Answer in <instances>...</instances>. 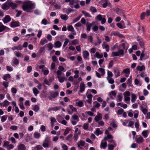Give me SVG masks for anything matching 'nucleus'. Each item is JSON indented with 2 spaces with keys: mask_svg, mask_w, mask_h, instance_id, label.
I'll use <instances>...</instances> for the list:
<instances>
[{
  "mask_svg": "<svg viewBox=\"0 0 150 150\" xmlns=\"http://www.w3.org/2000/svg\"><path fill=\"white\" fill-rule=\"evenodd\" d=\"M13 63L15 65H17L19 64V61L17 58H14L13 59Z\"/></svg>",
  "mask_w": 150,
  "mask_h": 150,
  "instance_id": "42",
  "label": "nucleus"
},
{
  "mask_svg": "<svg viewBox=\"0 0 150 150\" xmlns=\"http://www.w3.org/2000/svg\"><path fill=\"white\" fill-rule=\"evenodd\" d=\"M76 104L80 107H81L83 106V103L80 100L76 103Z\"/></svg>",
  "mask_w": 150,
  "mask_h": 150,
  "instance_id": "45",
  "label": "nucleus"
},
{
  "mask_svg": "<svg viewBox=\"0 0 150 150\" xmlns=\"http://www.w3.org/2000/svg\"><path fill=\"white\" fill-rule=\"evenodd\" d=\"M44 142L50 145L51 144V142L50 137L48 136H47L44 141Z\"/></svg>",
  "mask_w": 150,
  "mask_h": 150,
  "instance_id": "15",
  "label": "nucleus"
},
{
  "mask_svg": "<svg viewBox=\"0 0 150 150\" xmlns=\"http://www.w3.org/2000/svg\"><path fill=\"white\" fill-rule=\"evenodd\" d=\"M137 70L139 71H142L145 70V67L144 65L142 66H138L137 67Z\"/></svg>",
  "mask_w": 150,
  "mask_h": 150,
  "instance_id": "26",
  "label": "nucleus"
},
{
  "mask_svg": "<svg viewBox=\"0 0 150 150\" xmlns=\"http://www.w3.org/2000/svg\"><path fill=\"white\" fill-rule=\"evenodd\" d=\"M137 96L134 93L131 94V102L132 103H134L136 100Z\"/></svg>",
  "mask_w": 150,
  "mask_h": 150,
  "instance_id": "22",
  "label": "nucleus"
},
{
  "mask_svg": "<svg viewBox=\"0 0 150 150\" xmlns=\"http://www.w3.org/2000/svg\"><path fill=\"white\" fill-rule=\"evenodd\" d=\"M124 51L122 50H120L117 52H113L112 53V56H123L124 55Z\"/></svg>",
  "mask_w": 150,
  "mask_h": 150,
  "instance_id": "3",
  "label": "nucleus"
},
{
  "mask_svg": "<svg viewBox=\"0 0 150 150\" xmlns=\"http://www.w3.org/2000/svg\"><path fill=\"white\" fill-rule=\"evenodd\" d=\"M65 40V42H64V43L63 45V46L64 47H66L67 46L68 42H69V40L68 39H67V38H66Z\"/></svg>",
  "mask_w": 150,
  "mask_h": 150,
  "instance_id": "59",
  "label": "nucleus"
},
{
  "mask_svg": "<svg viewBox=\"0 0 150 150\" xmlns=\"http://www.w3.org/2000/svg\"><path fill=\"white\" fill-rule=\"evenodd\" d=\"M102 118V115L99 112H97V115L95 116L94 118V120L96 122H98L100 120H101Z\"/></svg>",
  "mask_w": 150,
  "mask_h": 150,
  "instance_id": "4",
  "label": "nucleus"
},
{
  "mask_svg": "<svg viewBox=\"0 0 150 150\" xmlns=\"http://www.w3.org/2000/svg\"><path fill=\"white\" fill-rule=\"evenodd\" d=\"M55 45L57 47H59L61 46V43L59 41H57L55 42Z\"/></svg>",
  "mask_w": 150,
  "mask_h": 150,
  "instance_id": "43",
  "label": "nucleus"
},
{
  "mask_svg": "<svg viewBox=\"0 0 150 150\" xmlns=\"http://www.w3.org/2000/svg\"><path fill=\"white\" fill-rule=\"evenodd\" d=\"M9 104L10 103L7 100H5L4 102L2 105L3 107H5L8 106Z\"/></svg>",
  "mask_w": 150,
  "mask_h": 150,
  "instance_id": "40",
  "label": "nucleus"
},
{
  "mask_svg": "<svg viewBox=\"0 0 150 150\" xmlns=\"http://www.w3.org/2000/svg\"><path fill=\"white\" fill-rule=\"evenodd\" d=\"M63 150H68V146L64 144H61Z\"/></svg>",
  "mask_w": 150,
  "mask_h": 150,
  "instance_id": "51",
  "label": "nucleus"
},
{
  "mask_svg": "<svg viewBox=\"0 0 150 150\" xmlns=\"http://www.w3.org/2000/svg\"><path fill=\"white\" fill-rule=\"evenodd\" d=\"M93 23H87L86 24L87 28V31L88 32L90 31L91 30V26L92 25Z\"/></svg>",
  "mask_w": 150,
  "mask_h": 150,
  "instance_id": "24",
  "label": "nucleus"
},
{
  "mask_svg": "<svg viewBox=\"0 0 150 150\" xmlns=\"http://www.w3.org/2000/svg\"><path fill=\"white\" fill-rule=\"evenodd\" d=\"M57 78L59 81L61 83L63 82L65 79V77L64 76H57Z\"/></svg>",
  "mask_w": 150,
  "mask_h": 150,
  "instance_id": "31",
  "label": "nucleus"
},
{
  "mask_svg": "<svg viewBox=\"0 0 150 150\" xmlns=\"http://www.w3.org/2000/svg\"><path fill=\"white\" fill-rule=\"evenodd\" d=\"M33 91L34 95L36 96H37L38 94L40 93V91L35 87H34L33 88Z\"/></svg>",
  "mask_w": 150,
  "mask_h": 150,
  "instance_id": "16",
  "label": "nucleus"
},
{
  "mask_svg": "<svg viewBox=\"0 0 150 150\" xmlns=\"http://www.w3.org/2000/svg\"><path fill=\"white\" fill-rule=\"evenodd\" d=\"M47 42V40L45 39H42L40 41V43L41 45H43L45 43Z\"/></svg>",
  "mask_w": 150,
  "mask_h": 150,
  "instance_id": "58",
  "label": "nucleus"
},
{
  "mask_svg": "<svg viewBox=\"0 0 150 150\" xmlns=\"http://www.w3.org/2000/svg\"><path fill=\"white\" fill-rule=\"evenodd\" d=\"M85 142L82 140H80L79 142L76 143L78 147L80 149H81L82 147L81 146H84L85 144Z\"/></svg>",
  "mask_w": 150,
  "mask_h": 150,
  "instance_id": "10",
  "label": "nucleus"
},
{
  "mask_svg": "<svg viewBox=\"0 0 150 150\" xmlns=\"http://www.w3.org/2000/svg\"><path fill=\"white\" fill-rule=\"evenodd\" d=\"M116 95V93L115 91H112L108 93V95L110 97H112V95L113 96H115Z\"/></svg>",
  "mask_w": 150,
  "mask_h": 150,
  "instance_id": "41",
  "label": "nucleus"
},
{
  "mask_svg": "<svg viewBox=\"0 0 150 150\" xmlns=\"http://www.w3.org/2000/svg\"><path fill=\"white\" fill-rule=\"evenodd\" d=\"M20 23L18 21H14L11 23L10 26L12 27H17L19 25Z\"/></svg>",
  "mask_w": 150,
  "mask_h": 150,
  "instance_id": "9",
  "label": "nucleus"
},
{
  "mask_svg": "<svg viewBox=\"0 0 150 150\" xmlns=\"http://www.w3.org/2000/svg\"><path fill=\"white\" fill-rule=\"evenodd\" d=\"M25 147L24 144H20L18 146V150H25Z\"/></svg>",
  "mask_w": 150,
  "mask_h": 150,
  "instance_id": "18",
  "label": "nucleus"
},
{
  "mask_svg": "<svg viewBox=\"0 0 150 150\" xmlns=\"http://www.w3.org/2000/svg\"><path fill=\"white\" fill-rule=\"evenodd\" d=\"M112 35H113L117 36L120 38H122L123 35L118 32H113L112 33Z\"/></svg>",
  "mask_w": 150,
  "mask_h": 150,
  "instance_id": "17",
  "label": "nucleus"
},
{
  "mask_svg": "<svg viewBox=\"0 0 150 150\" xmlns=\"http://www.w3.org/2000/svg\"><path fill=\"white\" fill-rule=\"evenodd\" d=\"M67 29L69 31H71L72 32H74V28L72 25L69 26L67 27Z\"/></svg>",
  "mask_w": 150,
  "mask_h": 150,
  "instance_id": "37",
  "label": "nucleus"
},
{
  "mask_svg": "<svg viewBox=\"0 0 150 150\" xmlns=\"http://www.w3.org/2000/svg\"><path fill=\"white\" fill-rule=\"evenodd\" d=\"M98 70L101 72L102 76H103L105 74V69H104L100 68Z\"/></svg>",
  "mask_w": 150,
  "mask_h": 150,
  "instance_id": "54",
  "label": "nucleus"
},
{
  "mask_svg": "<svg viewBox=\"0 0 150 150\" xmlns=\"http://www.w3.org/2000/svg\"><path fill=\"white\" fill-rule=\"evenodd\" d=\"M85 89V86L83 82H82L81 83L80 86L79 91L80 92H82Z\"/></svg>",
  "mask_w": 150,
  "mask_h": 150,
  "instance_id": "13",
  "label": "nucleus"
},
{
  "mask_svg": "<svg viewBox=\"0 0 150 150\" xmlns=\"http://www.w3.org/2000/svg\"><path fill=\"white\" fill-rule=\"evenodd\" d=\"M2 84L3 86L6 88H7L8 86V82L7 81H3Z\"/></svg>",
  "mask_w": 150,
  "mask_h": 150,
  "instance_id": "49",
  "label": "nucleus"
},
{
  "mask_svg": "<svg viewBox=\"0 0 150 150\" xmlns=\"http://www.w3.org/2000/svg\"><path fill=\"white\" fill-rule=\"evenodd\" d=\"M149 56L148 55L145 56V54H144V52H142L140 55V60L141 61L143 59H146L148 58Z\"/></svg>",
  "mask_w": 150,
  "mask_h": 150,
  "instance_id": "14",
  "label": "nucleus"
},
{
  "mask_svg": "<svg viewBox=\"0 0 150 150\" xmlns=\"http://www.w3.org/2000/svg\"><path fill=\"white\" fill-rule=\"evenodd\" d=\"M9 6H11L12 9H14L17 6V5L15 3L11 2L9 4Z\"/></svg>",
  "mask_w": 150,
  "mask_h": 150,
  "instance_id": "29",
  "label": "nucleus"
},
{
  "mask_svg": "<svg viewBox=\"0 0 150 150\" xmlns=\"http://www.w3.org/2000/svg\"><path fill=\"white\" fill-rule=\"evenodd\" d=\"M4 23L9 22L11 20V18L9 15L6 16L2 19Z\"/></svg>",
  "mask_w": 150,
  "mask_h": 150,
  "instance_id": "7",
  "label": "nucleus"
},
{
  "mask_svg": "<svg viewBox=\"0 0 150 150\" xmlns=\"http://www.w3.org/2000/svg\"><path fill=\"white\" fill-rule=\"evenodd\" d=\"M83 57L86 60H89V53L87 51H84L83 52Z\"/></svg>",
  "mask_w": 150,
  "mask_h": 150,
  "instance_id": "5",
  "label": "nucleus"
},
{
  "mask_svg": "<svg viewBox=\"0 0 150 150\" xmlns=\"http://www.w3.org/2000/svg\"><path fill=\"white\" fill-rule=\"evenodd\" d=\"M109 2L108 0H105V2L103 3L102 5L103 7L104 8H106L108 6V4H109Z\"/></svg>",
  "mask_w": 150,
  "mask_h": 150,
  "instance_id": "38",
  "label": "nucleus"
},
{
  "mask_svg": "<svg viewBox=\"0 0 150 150\" xmlns=\"http://www.w3.org/2000/svg\"><path fill=\"white\" fill-rule=\"evenodd\" d=\"M7 117V116L6 115H5L2 116L1 118V121L2 122H4L6 120Z\"/></svg>",
  "mask_w": 150,
  "mask_h": 150,
  "instance_id": "52",
  "label": "nucleus"
},
{
  "mask_svg": "<svg viewBox=\"0 0 150 150\" xmlns=\"http://www.w3.org/2000/svg\"><path fill=\"white\" fill-rule=\"evenodd\" d=\"M60 17L61 18L64 20V21H66L67 20L68 18V16L66 14H62L60 16Z\"/></svg>",
  "mask_w": 150,
  "mask_h": 150,
  "instance_id": "33",
  "label": "nucleus"
},
{
  "mask_svg": "<svg viewBox=\"0 0 150 150\" xmlns=\"http://www.w3.org/2000/svg\"><path fill=\"white\" fill-rule=\"evenodd\" d=\"M74 11L72 10V9L69 8H68L66 10V12L67 14H69V13L70 12H73Z\"/></svg>",
  "mask_w": 150,
  "mask_h": 150,
  "instance_id": "62",
  "label": "nucleus"
},
{
  "mask_svg": "<svg viewBox=\"0 0 150 150\" xmlns=\"http://www.w3.org/2000/svg\"><path fill=\"white\" fill-rule=\"evenodd\" d=\"M137 40L139 42L141 47L142 48H144V44L142 38L138 36L137 38Z\"/></svg>",
  "mask_w": 150,
  "mask_h": 150,
  "instance_id": "6",
  "label": "nucleus"
},
{
  "mask_svg": "<svg viewBox=\"0 0 150 150\" xmlns=\"http://www.w3.org/2000/svg\"><path fill=\"white\" fill-rule=\"evenodd\" d=\"M88 124L86 123H85L83 125V128L85 130H87L88 128Z\"/></svg>",
  "mask_w": 150,
  "mask_h": 150,
  "instance_id": "56",
  "label": "nucleus"
},
{
  "mask_svg": "<svg viewBox=\"0 0 150 150\" xmlns=\"http://www.w3.org/2000/svg\"><path fill=\"white\" fill-rule=\"evenodd\" d=\"M107 146V143L106 142H102L100 145V147L101 148H103V149H106Z\"/></svg>",
  "mask_w": 150,
  "mask_h": 150,
  "instance_id": "21",
  "label": "nucleus"
},
{
  "mask_svg": "<svg viewBox=\"0 0 150 150\" xmlns=\"http://www.w3.org/2000/svg\"><path fill=\"white\" fill-rule=\"evenodd\" d=\"M72 135L71 134H69L66 138V140L69 142H71L72 139Z\"/></svg>",
  "mask_w": 150,
  "mask_h": 150,
  "instance_id": "27",
  "label": "nucleus"
},
{
  "mask_svg": "<svg viewBox=\"0 0 150 150\" xmlns=\"http://www.w3.org/2000/svg\"><path fill=\"white\" fill-rule=\"evenodd\" d=\"M123 72L126 74H129L130 72V69L128 68H126L123 70Z\"/></svg>",
  "mask_w": 150,
  "mask_h": 150,
  "instance_id": "39",
  "label": "nucleus"
},
{
  "mask_svg": "<svg viewBox=\"0 0 150 150\" xmlns=\"http://www.w3.org/2000/svg\"><path fill=\"white\" fill-rule=\"evenodd\" d=\"M6 28V27L4 25H0V33L4 31Z\"/></svg>",
  "mask_w": 150,
  "mask_h": 150,
  "instance_id": "44",
  "label": "nucleus"
},
{
  "mask_svg": "<svg viewBox=\"0 0 150 150\" xmlns=\"http://www.w3.org/2000/svg\"><path fill=\"white\" fill-rule=\"evenodd\" d=\"M41 23L44 25H46L48 23L46 19H44L42 20Z\"/></svg>",
  "mask_w": 150,
  "mask_h": 150,
  "instance_id": "64",
  "label": "nucleus"
},
{
  "mask_svg": "<svg viewBox=\"0 0 150 150\" xmlns=\"http://www.w3.org/2000/svg\"><path fill=\"white\" fill-rule=\"evenodd\" d=\"M22 49V47L21 45H19L18 46H13L12 48V49L13 50H21Z\"/></svg>",
  "mask_w": 150,
  "mask_h": 150,
  "instance_id": "19",
  "label": "nucleus"
},
{
  "mask_svg": "<svg viewBox=\"0 0 150 150\" xmlns=\"http://www.w3.org/2000/svg\"><path fill=\"white\" fill-rule=\"evenodd\" d=\"M96 19L98 20L99 21H101L102 19V16L100 15H97L96 17Z\"/></svg>",
  "mask_w": 150,
  "mask_h": 150,
  "instance_id": "60",
  "label": "nucleus"
},
{
  "mask_svg": "<svg viewBox=\"0 0 150 150\" xmlns=\"http://www.w3.org/2000/svg\"><path fill=\"white\" fill-rule=\"evenodd\" d=\"M40 133L37 132H35L34 134V137L36 139L39 138L40 137Z\"/></svg>",
  "mask_w": 150,
  "mask_h": 150,
  "instance_id": "46",
  "label": "nucleus"
},
{
  "mask_svg": "<svg viewBox=\"0 0 150 150\" xmlns=\"http://www.w3.org/2000/svg\"><path fill=\"white\" fill-rule=\"evenodd\" d=\"M75 3V0H71L69 4L71 8H73V5Z\"/></svg>",
  "mask_w": 150,
  "mask_h": 150,
  "instance_id": "63",
  "label": "nucleus"
},
{
  "mask_svg": "<svg viewBox=\"0 0 150 150\" xmlns=\"http://www.w3.org/2000/svg\"><path fill=\"white\" fill-rule=\"evenodd\" d=\"M11 77L10 75L9 74H6L4 75L3 76V79L6 81H8V79H10Z\"/></svg>",
  "mask_w": 150,
  "mask_h": 150,
  "instance_id": "23",
  "label": "nucleus"
},
{
  "mask_svg": "<svg viewBox=\"0 0 150 150\" xmlns=\"http://www.w3.org/2000/svg\"><path fill=\"white\" fill-rule=\"evenodd\" d=\"M143 138L140 135L136 139V141L138 144L142 143L144 142Z\"/></svg>",
  "mask_w": 150,
  "mask_h": 150,
  "instance_id": "11",
  "label": "nucleus"
},
{
  "mask_svg": "<svg viewBox=\"0 0 150 150\" xmlns=\"http://www.w3.org/2000/svg\"><path fill=\"white\" fill-rule=\"evenodd\" d=\"M95 56L99 59L103 57V54L102 53L100 54L98 52H96L95 54Z\"/></svg>",
  "mask_w": 150,
  "mask_h": 150,
  "instance_id": "28",
  "label": "nucleus"
},
{
  "mask_svg": "<svg viewBox=\"0 0 150 150\" xmlns=\"http://www.w3.org/2000/svg\"><path fill=\"white\" fill-rule=\"evenodd\" d=\"M124 96V100L128 103V102L130 101V92L129 91H126L123 93Z\"/></svg>",
  "mask_w": 150,
  "mask_h": 150,
  "instance_id": "2",
  "label": "nucleus"
},
{
  "mask_svg": "<svg viewBox=\"0 0 150 150\" xmlns=\"http://www.w3.org/2000/svg\"><path fill=\"white\" fill-rule=\"evenodd\" d=\"M59 93L57 92H50V94L52 98H54L57 96L58 95Z\"/></svg>",
  "mask_w": 150,
  "mask_h": 150,
  "instance_id": "20",
  "label": "nucleus"
},
{
  "mask_svg": "<svg viewBox=\"0 0 150 150\" xmlns=\"http://www.w3.org/2000/svg\"><path fill=\"white\" fill-rule=\"evenodd\" d=\"M1 8L3 9L6 10L9 8V6L6 3H5L2 5Z\"/></svg>",
  "mask_w": 150,
  "mask_h": 150,
  "instance_id": "25",
  "label": "nucleus"
},
{
  "mask_svg": "<svg viewBox=\"0 0 150 150\" xmlns=\"http://www.w3.org/2000/svg\"><path fill=\"white\" fill-rule=\"evenodd\" d=\"M47 47L49 50H52L53 48V45L51 43H49L47 44Z\"/></svg>",
  "mask_w": 150,
  "mask_h": 150,
  "instance_id": "48",
  "label": "nucleus"
},
{
  "mask_svg": "<svg viewBox=\"0 0 150 150\" xmlns=\"http://www.w3.org/2000/svg\"><path fill=\"white\" fill-rule=\"evenodd\" d=\"M94 133L97 136H98L99 134H102V132L100 130L99 128H97L96 129Z\"/></svg>",
  "mask_w": 150,
  "mask_h": 150,
  "instance_id": "30",
  "label": "nucleus"
},
{
  "mask_svg": "<svg viewBox=\"0 0 150 150\" xmlns=\"http://www.w3.org/2000/svg\"><path fill=\"white\" fill-rule=\"evenodd\" d=\"M70 129L68 127H67L66 129L65 130L64 133L63 134L64 136H66L69 132Z\"/></svg>",
  "mask_w": 150,
  "mask_h": 150,
  "instance_id": "47",
  "label": "nucleus"
},
{
  "mask_svg": "<svg viewBox=\"0 0 150 150\" xmlns=\"http://www.w3.org/2000/svg\"><path fill=\"white\" fill-rule=\"evenodd\" d=\"M116 146H115L114 144H108V149L109 150H113L114 147Z\"/></svg>",
  "mask_w": 150,
  "mask_h": 150,
  "instance_id": "36",
  "label": "nucleus"
},
{
  "mask_svg": "<svg viewBox=\"0 0 150 150\" xmlns=\"http://www.w3.org/2000/svg\"><path fill=\"white\" fill-rule=\"evenodd\" d=\"M69 107L72 112H76L77 111L76 108L74 107L72 105H69Z\"/></svg>",
  "mask_w": 150,
  "mask_h": 150,
  "instance_id": "50",
  "label": "nucleus"
},
{
  "mask_svg": "<svg viewBox=\"0 0 150 150\" xmlns=\"http://www.w3.org/2000/svg\"><path fill=\"white\" fill-rule=\"evenodd\" d=\"M114 74L116 78L120 76V71L116 67H114L113 69Z\"/></svg>",
  "mask_w": 150,
  "mask_h": 150,
  "instance_id": "8",
  "label": "nucleus"
},
{
  "mask_svg": "<svg viewBox=\"0 0 150 150\" xmlns=\"http://www.w3.org/2000/svg\"><path fill=\"white\" fill-rule=\"evenodd\" d=\"M148 132V130H144L142 132V134L144 138H146L147 137Z\"/></svg>",
  "mask_w": 150,
  "mask_h": 150,
  "instance_id": "35",
  "label": "nucleus"
},
{
  "mask_svg": "<svg viewBox=\"0 0 150 150\" xmlns=\"http://www.w3.org/2000/svg\"><path fill=\"white\" fill-rule=\"evenodd\" d=\"M124 111V110L123 109L121 108L118 110L117 113L118 115H121L123 112Z\"/></svg>",
  "mask_w": 150,
  "mask_h": 150,
  "instance_id": "55",
  "label": "nucleus"
},
{
  "mask_svg": "<svg viewBox=\"0 0 150 150\" xmlns=\"http://www.w3.org/2000/svg\"><path fill=\"white\" fill-rule=\"evenodd\" d=\"M39 110V107L37 105H35L33 107V110L36 112H37Z\"/></svg>",
  "mask_w": 150,
  "mask_h": 150,
  "instance_id": "57",
  "label": "nucleus"
},
{
  "mask_svg": "<svg viewBox=\"0 0 150 150\" xmlns=\"http://www.w3.org/2000/svg\"><path fill=\"white\" fill-rule=\"evenodd\" d=\"M102 47L103 48H105L107 52H108L109 50V47L108 44L105 42H103Z\"/></svg>",
  "mask_w": 150,
  "mask_h": 150,
  "instance_id": "12",
  "label": "nucleus"
},
{
  "mask_svg": "<svg viewBox=\"0 0 150 150\" xmlns=\"http://www.w3.org/2000/svg\"><path fill=\"white\" fill-rule=\"evenodd\" d=\"M107 79L109 83L110 84H112L114 83V80L112 78V77H107Z\"/></svg>",
  "mask_w": 150,
  "mask_h": 150,
  "instance_id": "32",
  "label": "nucleus"
},
{
  "mask_svg": "<svg viewBox=\"0 0 150 150\" xmlns=\"http://www.w3.org/2000/svg\"><path fill=\"white\" fill-rule=\"evenodd\" d=\"M146 14V13L145 12H143L140 15V18L141 20H143L145 17V15Z\"/></svg>",
  "mask_w": 150,
  "mask_h": 150,
  "instance_id": "53",
  "label": "nucleus"
},
{
  "mask_svg": "<svg viewBox=\"0 0 150 150\" xmlns=\"http://www.w3.org/2000/svg\"><path fill=\"white\" fill-rule=\"evenodd\" d=\"M23 10L27 12H31V10L35 8L34 4L30 1H28L23 3L22 6Z\"/></svg>",
  "mask_w": 150,
  "mask_h": 150,
  "instance_id": "1",
  "label": "nucleus"
},
{
  "mask_svg": "<svg viewBox=\"0 0 150 150\" xmlns=\"http://www.w3.org/2000/svg\"><path fill=\"white\" fill-rule=\"evenodd\" d=\"M82 13L85 16L91 18V16L88 13L84 11H82Z\"/></svg>",
  "mask_w": 150,
  "mask_h": 150,
  "instance_id": "34",
  "label": "nucleus"
},
{
  "mask_svg": "<svg viewBox=\"0 0 150 150\" xmlns=\"http://www.w3.org/2000/svg\"><path fill=\"white\" fill-rule=\"evenodd\" d=\"M18 127L16 125H13L10 127V128L13 130H16L18 129Z\"/></svg>",
  "mask_w": 150,
  "mask_h": 150,
  "instance_id": "61",
  "label": "nucleus"
}]
</instances>
